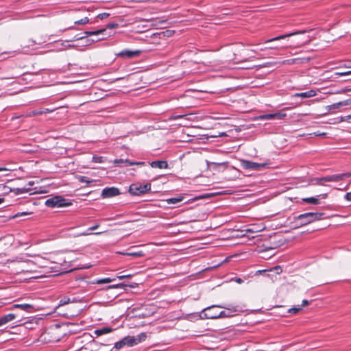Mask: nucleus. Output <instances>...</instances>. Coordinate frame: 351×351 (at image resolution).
Instances as JSON below:
<instances>
[{
    "mask_svg": "<svg viewBox=\"0 0 351 351\" xmlns=\"http://www.w3.org/2000/svg\"><path fill=\"white\" fill-rule=\"evenodd\" d=\"M237 311L236 307L227 308L224 305H215L204 309V317L206 319H218L230 317Z\"/></svg>",
    "mask_w": 351,
    "mask_h": 351,
    "instance_id": "1",
    "label": "nucleus"
},
{
    "mask_svg": "<svg viewBox=\"0 0 351 351\" xmlns=\"http://www.w3.org/2000/svg\"><path fill=\"white\" fill-rule=\"evenodd\" d=\"M324 215V213H305L293 217V222L298 226H304L313 223L315 221L320 220Z\"/></svg>",
    "mask_w": 351,
    "mask_h": 351,
    "instance_id": "2",
    "label": "nucleus"
},
{
    "mask_svg": "<svg viewBox=\"0 0 351 351\" xmlns=\"http://www.w3.org/2000/svg\"><path fill=\"white\" fill-rule=\"evenodd\" d=\"M241 167L243 169L259 171L269 167V162H256L248 160L242 159L240 160Z\"/></svg>",
    "mask_w": 351,
    "mask_h": 351,
    "instance_id": "3",
    "label": "nucleus"
},
{
    "mask_svg": "<svg viewBox=\"0 0 351 351\" xmlns=\"http://www.w3.org/2000/svg\"><path fill=\"white\" fill-rule=\"evenodd\" d=\"M69 204L66 199L61 196H54L45 201V206L52 208L64 207Z\"/></svg>",
    "mask_w": 351,
    "mask_h": 351,
    "instance_id": "4",
    "label": "nucleus"
},
{
    "mask_svg": "<svg viewBox=\"0 0 351 351\" xmlns=\"http://www.w3.org/2000/svg\"><path fill=\"white\" fill-rule=\"evenodd\" d=\"M151 190V184L147 183L145 184H133L130 186V191L134 195H139L146 193Z\"/></svg>",
    "mask_w": 351,
    "mask_h": 351,
    "instance_id": "5",
    "label": "nucleus"
},
{
    "mask_svg": "<svg viewBox=\"0 0 351 351\" xmlns=\"http://www.w3.org/2000/svg\"><path fill=\"white\" fill-rule=\"evenodd\" d=\"M141 54V51L139 50H130V49H124L119 52L117 56L123 58V59H131L134 57H137Z\"/></svg>",
    "mask_w": 351,
    "mask_h": 351,
    "instance_id": "6",
    "label": "nucleus"
},
{
    "mask_svg": "<svg viewBox=\"0 0 351 351\" xmlns=\"http://www.w3.org/2000/svg\"><path fill=\"white\" fill-rule=\"evenodd\" d=\"M119 193L120 191L117 187H106L102 190L101 196L102 198H110L119 195Z\"/></svg>",
    "mask_w": 351,
    "mask_h": 351,
    "instance_id": "7",
    "label": "nucleus"
},
{
    "mask_svg": "<svg viewBox=\"0 0 351 351\" xmlns=\"http://www.w3.org/2000/svg\"><path fill=\"white\" fill-rule=\"evenodd\" d=\"M305 32H306L305 30H302V31H295V32L287 33V34H282V35H280V36H276V37H274V38L265 40L264 41V43L267 44V43H272L274 41H277V40H282V39H285V38L291 37L292 36H295V35H298V34H304Z\"/></svg>",
    "mask_w": 351,
    "mask_h": 351,
    "instance_id": "8",
    "label": "nucleus"
},
{
    "mask_svg": "<svg viewBox=\"0 0 351 351\" xmlns=\"http://www.w3.org/2000/svg\"><path fill=\"white\" fill-rule=\"evenodd\" d=\"M106 32V29H100L95 31H85L83 34H77L74 36V40H81L90 36H99L103 34Z\"/></svg>",
    "mask_w": 351,
    "mask_h": 351,
    "instance_id": "9",
    "label": "nucleus"
},
{
    "mask_svg": "<svg viewBox=\"0 0 351 351\" xmlns=\"http://www.w3.org/2000/svg\"><path fill=\"white\" fill-rule=\"evenodd\" d=\"M346 178L345 173L328 175L323 177L324 182H338Z\"/></svg>",
    "mask_w": 351,
    "mask_h": 351,
    "instance_id": "10",
    "label": "nucleus"
},
{
    "mask_svg": "<svg viewBox=\"0 0 351 351\" xmlns=\"http://www.w3.org/2000/svg\"><path fill=\"white\" fill-rule=\"evenodd\" d=\"M34 182L29 181L28 182V187H21V188H14L10 189L11 192H13L14 195H21L26 193H28L31 190V186H33Z\"/></svg>",
    "mask_w": 351,
    "mask_h": 351,
    "instance_id": "11",
    "label": "nucleus"
},
{
    "mask_svg": "<svg viewBox=\"0 0 351 351\" xmlns=\"http://www.w3.org/2000/svg\"><path fill=\"white\" fill-rule=\"evenodd\" d=\"M16 316L15 313H9L0 317V327L14 320Z\"/></svg>",
    "mask_w": 351,
    "mask_h": 351,
    "instance_id": "12",
    "label": "nucleus"
},
{
    "mask_svg": "<svg viewBox=\"0 0 351 351\" xmlns=\"http://www.w3.org/2000/svg\"><path fill=\"white\" fill-rule=\"evenodd\" d=\"M10 308L12 310L14 308H20L26 312H32V309L34 308V306L33 305L29 304H13Z\"/></svg>",
    "mask_w": 351,
    "mask_h": 351,
    "instance_id": "13",
    "label": "nucleus"
},
{
    "mask_svg": "<svg viewBox=\"0 0 351 351\" xmlns=\"http://www.w3.org/2000/svg\"><path fill=\"white\" fill-rule=\"evenodd\" d=\"M124 163L125 164V166H132V165H137V166H144L145 165V162H143V161H132V160H115V163L116 164H119V163Z\"/></svg>",
    "mask_w": 351,
    "mask_h": 351,
    "instance_id": "14",
    "label": "nucleus"
},
{
    "mask_svg": "<svg viewBox=\"0 0 351 351\" xmlns=\"http://www.w3.org/2000/svg\"><path fill=\"white\" fill-rule=\"evenodd\" d=\"M152 168L167 169L168 164L165 160H155L149 163Z\"/></svg>",
    "mask_w": 351,
    "mask_h": 351,
    "instance_id": "15",
    "label": "nucleus"
},
{
    "mask_svg": "<svg viewBox=\"0 0 351 351\" xmlns=\"http://www.w3.org/2000/svg\"><path fill=\"white\" fill-rule=\"evenodd\" d=\"M316 95V92L311 89L306 92L298 93L293 95L295 97L310 98Z\"/></svg>",
    "mask_w": 351,
    "mask_h": 351,
    "instance_id": "16",
    "label": "nucleus"
},
{
    "mask_svg": "<svg viewBox=\"0 0 351 351\" xmlns=\"http://www.w3.org/2000/svg\"><path fill=\"white\" fill-rule=\"evenodd\" d=\"M351 105V99H346L344 101H339L337 103H334L328 106L329 110L331 109H337L341 106H346Z\"/></svg>",
    "mask_w": 351,
    "mask_h": 351,
    "instance_id": "17",
    "label": "nucleus"
},
{
    "mask_svg": "<svg viewBox=\"0 0 351 351\" xmlns=\"http://www.w3.org/2000/svg\"><path fill=\"white\" fill-rule=\"evenodd\" d=\"M113 328L110 327H103L101 328H98L94 331L95 335L97 337L101 336L105 334H108L113 331Z\"/></svg>",
    "mask_w": 351,
    "mask_h": 351,
    "instance_id": "18",
    "label": "nucleus"
},
{
    "mask_svg": "<svg viewBox=\"0 0 351 351\" xmlns=\"http://www.w3.org/2000/svg\"><path fill=\"white\" fill-rule=\"evenodd\" d=\"M123 339L125 341V346L132 347L137 345V341H136L134 336H126Z\"/></svg>",
    "mask_w": 351,
    "mask_h": 351,
    "instance_id": "19",
    "label": "nucleus"
},
{
    "mask_svg": "<svg viewBox=\"0 0 351 351\" xmlns=\"http://www.w3.org/2000/svg\"><path fill=\"white\" fill-rule=\"evenodd\" d=\"M302 201L304 202H306L307 204H314V205H317L319 204V199L317 197L302 198Z\"/></svg>",
    "mask_w": 351,
    "mask_h": 351,
    "instance_id": "20",
    "label": "nucleus"
},
{
    "mask_svg": "<svg viewBox=\"0 0 351 351\" xmlns=\"http://www.w3.org/2000/svg\"><path fill=\"white\" fill-rule=\"evenodd\" d=\"M183 199H184V197L182 195H180L178 197L169 198V199H166V202L169 204H176L181 202Z\"/></svg>",
    "mask_w": 351,
    "mask_h": 351,
    "instance_id": "21",
    "label": "nucleus"
},
{
    "mask_svg": "<svg viewBox=\"0 0 351 351\" xmlns=\"http://www.w3.org/2000/svg\"><path fill=\"white\" fill-rule=\"evenodd\" d=\"M114 279H112V278H99V279H96L93 283L95 284H98V285H101V284H105V283H109V282H111L114 280Z\"/></svg>",
    "mask_w": 351,
    "mask_h": 351,
    "instance_id": "22",
    "label": "nucleus"
},
{
    "mask_svg": "<svg viewBox=\"0 0 351 351\" xmlns=\"http://www.w3.org/2000/svg\"><path fill=\"white\" fill-rule=\"evenodd\" d=\"M323 177L321 178H314L311 180V184L313 185H324L323 182H324Z\"/></svg>",
    "mask_w": 351,
    "mask_h": 351,
    "instance_id": "23",
    "label": "nucleus"
},
{
    "mask_svg": "<svg viewBox=\"0 0 351 351\" xmlns=\"http://www.w3.org/2000/svg\"><path fill=\"white\" fill-rule=\"evenodd\" d=\"M285 48H286V47H283V46L270 45V46L265 47L263 48H260L259 50L260 51H264V50H266V49L282 50V49H284Z\"/></svg>",
    "mask_w": 351,
    "mask_h": 351,
    "instance_id": "24",
    "label": "nucleus"
},
{
    "mask_svg": "<svg viewBox=\"0 0 351 351\" xmlns=\"http://www.w3.org/2000/svg\"><path fill=\"white\" fill-rule=\"evenodd\" d=\"M147 335L145 332H141L137 337H135L136 341H137V344L145 341Z\"/></svg>",
    "mask_w": 351,
    "mask_h": 351,
    "instance_id": "25",
    "label": "nucleus"
},
{
    "mask_svg": "<svg viewBox=\"0 0 351 351\" xmlns=\"http://www.w3.org/2000/svg\"><path fill=\"white\" fill-rule=\"evenodd\" d=\"M258 118L261 120H271V119H274V113L265 114L259 116Z\"/></svg>",
    "mask_w": 351,
    "mask_h": 351,
    "instance_id": "26",
    "label": "nucleus"
},
{
    "mask_svg": "<svg viewBox=\"0 0 351 351\" xmlns=\"http://www.w3.org/2000/svg\"><path fill=\"white\" fill-rule=\"evenodd\" d=\"M124 346H125V341H124L123 339H122L120 341L115 343L114 348L117 350H120V349L123 348Z\"/></svg>",
    "mask_w": 351,
    "mask_h": 351,
    "instance_id": "27",
    "label": "nucleus"
},
{
    "mask_svg": "<svg viewBox=\"0 0 351 351\" xmlns=\"http://www.w3.org/2000/svg\"><path fill=\"white\" fill-rule=\"evenodd\" d=\"M144 253L142 251H138V252H130L128 254V256H134V257H143L144 256Z\"/></svg>",
    "mask_w": 351,
    "mask_h": 351,
    "instance_id": "28",
    "label": "nucleus"
},
{
    "mask_svg": "<svg viewBox=\"0 0 351 351\" xmlns=\"http://www.w3.org/2000/svg\"><path fill=\"white\" fill-rule=\"evenodd\" d=\"M89 22V19L87 17H84L80 20L76 21L75 22V25H84Z\"/></svg>",
    "mask_w": 351,
    "mask_h": 351,
    "instance_id": "29",
    "label": "nucleus"
},
{
    "mask_svg": "<svg viewBox=\"0 0 351 351\" xmlns=\"http://www.w3.org/2000/svg\"><path fill=\"white\" fill-rule=\"evenodd\" d=\"M285 117H286V114L285 113H282V112L274 113V119H282Z\"/></svg>",
    "mask_w": 351,
    "mask_h": 351,
    "instance_id": "30",
    "label": "nucleus"
},
{
    "mask_svg": "<svg viewBox=\"0 0 351 351\" xmlns=\"http://www.w3.org/2000/svg\"><path fill=\"white\" fill-rule=\"evenodd\" d=\"M79 181L82 183L89 184L93 182V180H90V179L86 176H80L79 178Z\"/></svg>",
    "mask_w": 351,
    "mask_h": 351,
    "instance_id": "31",
    "label": "nucleus"
},
{
    "mask_svg": "<svg viewBox=\"0 0 351 351\" xmlns=\"http://www.w3.org/2000/svg\"><path fill=\"white\" fill-rule=\"evenodd\" d=\"M302 310V307H293V308H291L288 310V312L289 313H292V314H296L298 313V312H300V311Z\"/></svg>",
    "mask_w": 351,
    "mask_h": 351,
    "instance_id": "32",
    "label": "nucleus"
},
{
    "mask_svg": "<svg viewBox=\"0 0 351 351\" xmlns=\"http://www.w3.org/2000/svg\"><path fill=\"white\" fill-rule=\"evenodd\" d=\"M99 227V224H96L92 227H90L88 230H87V232H84V233H82L81 235H88L90 234V231H92V230H95L96 229H97Z\"/></svg>",
    "mask_w": 351,
    "mask_h": 351,
    "instance_id": "33",
    "label": "nucleus"
},
{
    "mask_svg": "<svg viewBox=\"0 0 351 351\" xmlns=\"http://www.w3.org/2000/svg\"><path fill=\"white\" fill-rule=\"evenodd\" d=\"M40 114H43L41 110H34L29 112V116H36Z\"/></svg>",
    "mask_w": 351,
    "mask_h": 351,
    "instance_id": "34",
    "label": "nucleus"
},
{
    "mask_svg": "<svg viewBox=\"0 0 351 351\" xmlns=\"http://www.w3.org/2000/svg\"><path fill=\"white\" fill-rule=\"evenodd\" d=\"M69 302H70V299L66 297H64L60 300V305H64V304H69Z\"/></svg>",
    "mask_w": 351,
    "mask_h": 351,
    "instance_id": "35",
    "label": "nucleus"
},
{
    "mask_svg": "<svg viewBox=\"0 0 351 351\" xmlns=\"http://www.w3.org/2000/svg\"><path fill=\"white\" fill-rule=\"evenodd\" d=\"M339 120L337 121L338 123L346 121L351 119V114L345 117H341L338 118Z\"/></svg>",
    "mask_w": 351,
    "mask_h": 351,
    "instance_id": "36",
    "label": "nucleus"
},
{
    "mask_svg": "<svg viewBox=\"0 0 351 351\" xmlns=\"http://www.w3.org/2000/svg\"><path fill=\"white\" fill-rule=\"evenodd\" d=\"M109 15L110 14L108 13L104 12V13L99 14L97 17L101 20H103V19H105L107 17H108Z\"/></svg>",
    "mask_w": 351,
    "mask_h": 351,
    "instance_id": "37",
    "label": "nucleus"
},
{
    "mask_svg": "<svg viewBox=\"0 0 351 351\" xmlns=\"http://www.w3.org/2000/svg\"><path fill=\"white\" fill-rule=\"evenodd\" d=\"M119 26L117 23H109L106 25V27L108 29H114Z\"/></svg>",
    "mask_w": 351,
    "mask_h": 351,
    "instance_id": "38",
    "label": "nucleus"
},
{
    "mask_svg": "<svg viewBox=\"0 0 351 351\" xmlns=\"http://www.w3.org/2000/svg\"><path fill=\"white\" fill-rule=\"evenodd\" d=\"M93 160L95 162H98V163H101L103 162V160H102V157L101 156H93Z\"/></svg>",
    "mask_w": 351,
    "mask_h": 351,
    "instance_id": "39",
    "label": "nucleus"
},
{
    "mask_svg": "<svg viewBox=\"0 0 351 351\" xmlns=\"http://www.w3.org/2000/svg\"><path fill=\"white\" fill-rule=\"evenodd\" d=\"M55 110V108H44L43 110H41V112H43V114H46V113H51L52 112H53Z\"/></svg>",
    "mask_w": 351,
    "mask_h": 351,
    "instance_id": "40",
    "label": "nucleus"
},
{
    "mask_svg": "<svg viewBox=\"0 0 351 351\" xmlns=\"http://www.w3.org/2000/svg\"><path fill=\"white\" fill-rule=\"evenodd\" d=\"M104 38V37H101V38H98L96 40H94V39H88L87 40V43L88 44H90L92 43H94V42H97L98 40H103Z\"/></svg>",
    "mask_w": 351,
    "mask_h": 351,
    "instance_id": "41",
    "label": "nucleus"
},
{
    "mask_svg": "<svg viewBox=\"0 0 351 351\" xmlns=\"http://www.w3.org/2000/svg\"><path fill=\"white\" fill-rule=\"evenodd\" d=\"M125 286H126L125 284L120 283V284L109 286L108 288H118V287H123Z\"/></svg>",
    "mask_w": 351,
    "mask_h": 351,
    "instance_id": "42",
    "label": "nucleus"
},
{
    "mask_svg": "<svg viewBox=\"0 0 351 351\" xmlns=\"http://www.w3.org/2000/svg\"><path fill=\"white\" fill-rule=\"evenodd\" d=\"M132 276L131 274L128 275H122V276H118L117 278L119 280L125 279V278H129Z\"/></svg>",
    "mask_w": 351,
    "mask_h": 351,
    "instance_id": "43",
    "label": "nucleus"
},
{
    "mask_svg": "<svg viewBox=\"0 0 351 351\" xmlns=\"http://www.w3.org/2000/svg\"><path fill=\"white\" fill-rule=\"evenodd\" d=\"M28 215V213H26V212L18 213H16V214L14 216V218H16V217H21V216H23V215Z\"/></svg>",
    "mask_w": 351,
    "mask_h": 351,
    "instance_id": "44",
    "label": "nucleus"
},
{
    "mask_svg": "<svg viewBox=\"0 0 351 351\" xmlns=\"http://www.w3.org/2000/svg\"><path fill=\"white\" fill-rule=\"evenodd\" d=\"M345 199H346L347 201L351 202V192L347 193L345 195Z\"/></svg>",
    "mask_w": 351,
    "mask_h": 351,
    "instance_id": "45",
    "label": "nucleus"
},
{
    "mask_svg": "<svg viewBox=\"0 0 351 351\" xmlns=\"http://www.w3.org/2000/svg\"><path fill=\"white\" fill-rule=\"evenodd\" d=\"M308 304H309V302L307 300H303L302 306L300 307L302 308L303 306H305L308 305Z\"/></svg>",
    "mask_w": 351,
    "mask_h": 351,
    "instance_id": "46",
    "label": "nucleus"
},
{
    "mask_svg": "<svg viewBox=\"0 0 351 351\" xmlns=\"http://www.w3.org/2000/svg\"><path fill=\"white\" fill-rule=\"evenodd\" d=\"M319 197H321L323 199H325L327 197V193L321 194L317 196V198H319Z\"/></svg>",
    "mask_w": 351,
    "mask_h": 351,
    "instance_id": "47",
    "label": "nucleus"
},
{
    "mask_svg": "<svg viewBox=\"0 0 351 351\" xmlns=\"http://www.w3.org/2000/svg\"><path fill=\"white\" fill-rule=\"evenodd\" d=\"M21 271H23V272H31V271H32V269H29L23 268L21 269Z\"/></svg>",
    "mask_w": 351,
    "mask_h": 351,
    "instance_id": "48",
    "label": "nucleus"
},
{
    "mask_svg": "<svg viewBox=\"0 0 351 351\" xmlns=\"http://www.w3.org/2000/svg\"><path fill=\"white\" fill-rule=\"evenodd\" d=\"M246 232H258V230H254L252 228H248L246 230Z\"/></svg>",
    "mask_w": 351,
    "mask_h": 351,
    "instance_id": "49",
    "label": "nucleus"
},
{
    "mask_svg": "<svg viewBox=\"0 0 351 351\" xmlns=\"http://www.w3.org/2000/svg\"><path fill=\"white\" fill-rule=\"evenodd\" d=\"M243 280L240 278H238L236 279V282H238V283H241Z\"/></svg>",
    "mask_w": 351,
    "mask_h": 351,
    "instance_id": "50",
    "label": "nucleus"
},
{
    "mask_svg": "<svg viewBox=\"0 0 351 351\" xmlns=\"http://www.w3.org/2000/svg\"><path fill=\"white\" fill-rule=\"evenodd\" d=\"M345 175H346V178H349V177H351V172H346V173H344Z\"/></svg>",
    "mask_w": 351,
    "mask_h": 351,
    "instance_id": "51",
    "label": "nucleus"
},
{
    "mask_svg": "<svg viewBox=\"0 0 351 351\" xmlns=\"http://www.w3.org/2000/svg\"><path fill=\"white\" fill-rule=\"evenodd\" d=\"M120 254L124 255V256H128L129 252H118Z\"/></svg>",
    "mask_w": 351,
    "mask_h": 351,
    "instance_id": "52",
    "label": "nucleus"
},
{
    "mask_svg": "<svg viewBox=\"0 0 351 351\" xmlns=\"http://www.w3.org/2000/svg\"><path fill=\"white\" fill-rule=\"evenodd\" d=\"M350 73H351V71H348V72H346V73H341V75H348Z\"/></svg>",
    "mask_w": 351,
    "mask_h": 351,
    "instance_id": "53",
    "label": "nucleus"
},
{
    "mask_svg": "<svg viewBox=\"0 0 351 351\" xmlns=\"http://www.w3.org/2000/svg\"><path fill=\"white\" fill-rule=\"evenodd\" d=\"M6 170H8L6 168L0 167V171H6Z\"/></svg>",
    "mask_w": 351,
    "mask_h": 351,
    "instance_id": "54",
    "label": "nucleus"
},
{
    "mask_svg": "<svg viewBox=\"0 0 351 351\" xmlns=\"http://www.w3.org/2000/svg\"><path fill=\"white\" fill-rule=\"evenodd\" d=\"M26 263H27V265H33V262H32V261H28V262H27Z\"/></svg>",
    "mask_w": 351,
    "mask_h": 351,
    "instance_id": "55",
    "label": "nucleus"
},
{
    "mask_svg": "<svg viewBox=\"0 0 351 351\" xmlns=\"http://www.w3.org/2000/svg\"><path fill=\"white\" fill-rule=\"evenodd\" d=\"M4 202V198H0V204Z\"/></svg>",
    "mask_w": 351,
    "mask_h": 351,
    "instance_id": "56",
    "label": "nucleus"
},
{
    "mask_svg": "<svg viewBox=\"0 0 351 351\" xmlns=\"http://www.w3.org/2000/svg\"><path fill=\"white\" fill-rule=\"evenodd\" d=\"M165 34V32H162L161 33H158V34H157V35H159V36H160V34H163V36H165V34Z\"/></svg>",
    "mask_w": 351,
    "mask_h": 351,
    "instance_id": "57",
    "label": "nucleus"
},
{
    "mask_svg": "<svg viewBox=\"0 0 351 351\" xmlns=\"http://www.w3.org/2000/svg\"><path fill=\"white\" fill-rule=\"evenodd\" d=\"M211 314H218L217 313H214L211 311Z\"/></svg>",
    "mask_w": 351,
    "mask_h": 351,
    "instance_id": "58",
    "label": "nucleus"
},
{
    "mask_svg": "<svg viewBox=\"0 0 351 351\" xmlns=\"http://www.w3.org/2000/svg\"><path fill=\"white\" fill-rule=\"evenodd\" d=\"M252 51L253 52H256V50H255V49H252Z\"/></svg>",
    "mask_w": 351,
    "mask_h": 351,
    "instance_id": "59",
    "label": "nucleus"
}]
</instances>
